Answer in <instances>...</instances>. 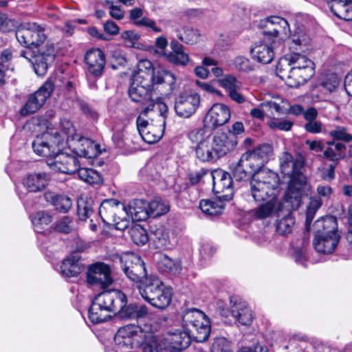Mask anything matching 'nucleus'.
Masks as SVG:
<instances>
[{
  "instance_id": "nucleus-1",
  "label": "nucleus",
  "mask_w": 352,
  "mask_h": 352,
  "mask_svg": "<svg viewBox=\"0 0 352 352\" xmlns=\"http://www.w3.org/2000/svg\"><path fill=\"white\" fill-rule=\"evenodd\" d=\"M16 38L19 43L27 47L34 46L37 51L25 50L20 55L28 59L32 65L35 73L44 76L48 66L55 58V47L53 43L47 40L45 28L36 23H23L16 31Z\"/></svg>"
},
{
  "instance_id": "nucleus-2",
  "label": "nucleus",
  "mask_w": 352,
  "mask_h": 352,
  "mask_svg": "<svg viewBox=\"0 0 352 352\" xmlns=\"http://www.w3.org/2000/svg\"><path fill=\"white\" fill-rule=\"evenodd\" d=\"M211 129L207 126L195 129L189 132L188 138L196 144V157L203 162L213 163L232 151L237 144L236 138L226 133H217L211 136Z\"/></svg>"
},
{
  "instance_id": "nucleus-3",
  "label": "nucleus",
  "mask_w": 352,
  "mask_h": 352,
  "mask_svg": "<svg viewBox=\"0 0 352 352\" xmlns=\"http://www.w3.org/2000/svg\"><path fill=\"white\" fill-rule=\"evenodd\" d=\"M126 305V296L120 290H109L95 296L89 309V318L93 323H101L111 317V314L121 313Z\"/></svg>"
},
{
  "instance_id": "nucleus-4",
  "label": "nucleus",
  "mask_w": 352,
  "mask_h": 352,
  "mask_svg": "<svg viewBox=\"0 0 352 352\" xmlns=\"http://www.w3.org/2000/svg\"><path fill=\"white\" fill-rule=\"evenodd\" d=\"M265 26L267 30L263 31V34L268 37L270 43H267L265 41L255 43L251 48L250 53L254 60L262 64H268L274 58L276 40L278 34L280 32L286 34L287 30H289V24L283 18L272 16L267 19Z\"/></svg>"
},
{
  "instance_id": "nucleus-5",
  "label": "nucleus",
  "mask_w": 352,
  "mask_h": 352,
  "mask_svg": "<svg viewBox=\"0 0 352 352\" xmlns=\"http://www.w3.org/2000/svg\"><path fill=\"white\" fill-rule=\"evenodd\" d=\"M302 166L301 160H294L288 152L283 153L280 157V170L289 178L285 199L295 208L300 206L302 187L307 181L306 177L301 172Z\"/></svg>"
},
{
  "instance_id": "nucleus-6",
  "label": "nucleus",
  "mask_w": 352,
  "mask_h": 352,
  "mask_svg": "<svg viewBox=\"0 0 352 352\" xmlns=\"http://www.w3.org/2000/svg\"><path fill=\"white\" fill-rule=\"evenodd\" d=\"M61 133L65 138V146H68L81 160L82 158H94L100 154L99 145L77 134L69 120H61Z\"/></svg>"
},
{
  "instance_id": "nucleus-7",
  "label": "nucleus",
  "mask_w": 352,
  "mask_h": 352,
  "mask_svg": "<svg viewBox=\"0 0 352 352\" xmlns=\"http://www.w3.org/2000/svg\"><path fill=\"white\" fill-rule=\"evenodd\" d=\"M184 329L191 333L197 342H205L210 333V321L206 315L196 308L186 309L181 314Z\"/></svg>"
},
{
  "instance_id": "nucleus-8",
  "label": "nucleus",
  "mask_w": 352,
  "mask_h": 352,
  "mask_svg": "<svg viewBox=\"0 0 352 352\" xmlns=\"http://www.w3.org/2000/svg\"><path fill=\"white\" fill-rule=\"evenodd\" d=\"M139 292L146 301L160 309H164L170 304V289L165 287L162 281L155 276H150L144 286L139 287Z\"/></svg>"
},
{
  "instance_id": "nucleus-9",
  "label": "nucleus",
  "mask_w": 352,
  "mask_h": 352,
  "mask_svg": "<svg viewBox=\"0 0 352 352\" xmlns=\"http://www.w3.org/2000/svg\"><path fill=\"white\" fill-rule=\"evenodd\" d=\"M278 184L279 177L277 173L263 169L254 174L252 177L250 183L251 196L256 201L276 197L275 191Z\"/></svg>"
},
{
  "instance_id": "nucleus-10",
  "label": "nucleus",
  "mask_w": 352,
  "mask_h": 352,
  "mask_svg": "<svg viewBox=\"0 0 352 352\" xmlns=\"http://www.w3.org/2000/svg\"><path fill=\"white\" fill-rule=\"evenodd\" d=\"M34 152L38 155L52 160L65 147V138L61 133V122L58 131L44 133L37 135L32 143Z\"/></svg>"
},
{
  "instance_id": "nucleus-11",
  "label": "nucleus",
  "mask_w": 352,
  "mask_h": 352,
  "mask_svg": "<svg viewBox=\"0 0 352 352\" xmlns=\"http://www.w3.org/2000/svg\"><path fill=\"white\" fill-rule=\"evenodd\" d=\"M151 328V326L147 324L143 326L128 324L118 329L114 336V340L118 345L133 348L142 342Z\"/></svg>"
},
{
  "instance_id": "nucleus-12",
  "label": "nucleus",
  "mask_w": 352,
  "mask_h": 352,
  "mask_svg": "<svg viewBox=\"0 0 352 352\" xmlns=\"http://www.w3.org/2000/svg\"><path fill=\"white\" fill-rule=\"evenodd\" d=\"M86 278L89 285L103 289L108 288L113 282L111 267L103 262L90 265L86 272Z\"/></svg>"
},
{
  "instance_id": "nucleus-13",
  "label": "nucleus",
  "mask_w": 352,
  "mask_h": 352,
  "mask_svg": "<svg viewBox=\"0 0 352 352\" xmlns=\"http://www.w3.org/2000/svg\"><path fill=\"white\" fill-rule=\"evenodd\" d=\"M54 88V86L52 81L45 82L37 91L29 96L27 102L20 110L21 115L27 116L36 112L51 96Z\"/></svg>"
},
{
  "instance_id": "nucleus-14",
  "label": "nucleus",
  "mask_w": 352,
  "mask_h": 352,
  "mask_svg": "<svg viewBox=\"0 0 352 352\" xmlns=\"http://www.w3.org/2000/svg\"><path fill=\"white\" fill-rule=\"evenodd\" d=\"M166 122L162 118L156 120L155 124L153 122L149 123L146 119L137 118L136 125L138 133L142 139L148 144H154L159 141L163 136L165 129Z\"/></svg>"
},
{
  "instance_id": "nucleus-15",
  "label": "nucleus",
  "mask_w": 352,
  "mask_h": 352,
  "mask_svg": "<svg viewBox=\"0 0 352 352\" xmlns=\"http://www.w3.org/2000/svg\"><path fill=\"white\" fill-rule=\"evenodd\" d=\"M49 162L52 169L67 174H74L78 171L81 160L75 154L71 155L66 153L58 152Z\"/></svg>"
},
{
  "instance_id": "nucleus-16",
  "label": "nucleus",
  "mask_w": 352,
  "mask_h": 352,
  "mask_svg": "<svg viewBox=\"0 0 352 352\" xmlns=\"http://www.w3.org/2000/svg\"><path fill=\"white\" fill-rule=\"evenodd\" d=\"M230 119V110L223 103H216L208 110L205 119L204 125L209 129H214L226 124Z\"/></svg>"
},
{
  "instance_id": "nucleus-17",
  "label": "nucleus",
  "mask_w": 352,
  "mask_h": 352,
  "mask_svg": "<svg viewBox=\"0 0 352 352\" xmlns=\"http://www.w3.org/2000/svg\"><path fill=\"white\" fill-rule=\"evenodd\" d=\"M210 175L213 190L216 193H222L220 197L226 201L230 200L233 197L232 178L230 175L221 169H217L212 171Z\"/></svg>"
},
{
  "instance_id": "nucleus-18",
  "label": "nucleus",
  "mask_w": 352,
  "mask_h": 352,
  "mask_svg": "<svg viewBox=\"0 0 352 352\" xmlns=\"http://www.w3.org/2000/svg\"><path fill=\"white\" fill-rule=\"evenodd\" d=\"M200 103V97L197 94H180L175 100V111L181 118H188L193 115Z\"/></svg>"
},
{
  "instance_id": "nucleus-19",
  "label": "nucleus",
  "mask_w": 352,
  "mask_h": 352,
  "mask_svg": "<svg viewBox=\"0 0 352 352\" xmlns=\"http://www.w3.org/2000/svg\"><path fill=\"white\" fill-rule=\"evenodd\" d=\"M162 337L167 345V351L184 350L190 345L191 340H193L191 333L185 329L184 331H169L164 337Z\"/></svg>"
},
{
  "instance_id": "nucleus-20",
  "label": "nucleus",
  "mask_w": 352,
  "mask_h": 352,
  "mask_svg": "<svg viewBox=\"0 0 352 352\" xmlns=\"http://www.w3.org/2000/svg\"><path fill=\"white\" fill-rule=\"evenodd\" d=\"M219 85L226 90L229 98L237 104L245 102V96L241 93L242 82L234 75L227 74L219 78Z\"/></svg>"
},
{
  "instance_id": "nucleus-21",
  "label": "nucleus",
  "mask_w": 352,
  "mask_h": 352,
  "mask_svg": "<svg viewBox=\"0 0 352 352\" xmlns=\"http://www.w3.org/2000/svg\"><path fill=\"white\" fill-rule=\"evenodd\" d=\"M126 207L116 199H106L99 208V214L104 223L112 224L120 214H124Z\"/></svg>"
},
{
  "instance_id": "nucleus-22",
  "label": "nucleus",
  "mask_w": 352,
  "mask_h": 352,
  "mask_svg": "<svg viewBox=\"0 0 352 352\" xmlns=\"http://www.w3.org/2000/svg\"><path fill=\"white\" fill-rule=\"evenodd\" d=\"M139 78H133L128 91L129 96L134 102L146 103L151 99L152 86L151 82L139 80Z\"/></svg>"
},
{
  "instance_id": "nucleus-23",
  "label": "nucleus",
  "mask_w": 352,
  "mask_h": 352,
  "mask_svg": "<svg viewBox=\"0 0 352 352\" xmlns=\"http://www.w3.org/2000/svg\"><path fill=\"white\" fill-rule=\"evenodd\" d=\"M88 72L94 77L100 76L105 66V56L100 49L89 50L85 56Z\"/></svg>"
},
{
  "instance_id": "nucleus-24",
  "label": "nucleus",
  "mask_w": 352,
  "mask_h": 352,
  "mask_svg": "<svg viewBox=\"0 0 352 352\" xmlns=\"http://www.w3.org/2000/svg\"><path fill=\"white\" fill-rule=\"evenodd\" d=\"M138 346H140L139 352H167V345L162 337L157 335L152 328Z\"/></svg>"
},
{
  "instance_id": "nucleus-25",
  "label": "nucleus",
  "mask_w": 352,
  "mask_h": 352,
  "mask_svg": "<svg viewBox=\"0 0 352 352\" xmlns=\"http://www.w3.org/2000/svg\"><path fill=\"white\" fill-rule=\"evenodd\" d=\"M260 107H266L270 109H274L278 114H285L287 113L298 116L303 113L304 109L300 104L289 106L288 102L280 97L273 98L271 100H267L262 102Z\"/></svg>"
},
{
  "instance_id": "nucleus-26",
  "label": "nucleus",
  "mask_w": 352,
  "mask_h": 352,
  "mask_svg": "<svg viewBox=\"0 0 352 352\" xmlns=\"http://www.w3.org/2000/svg\"><path fill=\"white\" fill-rule=\"evenodd\" d=\"M273 149L270 144H263L252 151L245 152V155L251 161L254 168L261 170L262 167L272 155Z\"/></svg>"
},
{
  "instance_id": "nucleus-27",
  "label": "nucleus",
  "mask_w": 352,
  "mask_h": 352,
  "mask_svg": "<svg viewBox=\"0 0 352 352\" xmlns=\"http://www.w3.org/2000/svg\"><path fill=\"white\" fill-rule=\"evenodd\" d=\"M259 170L252 166L251 161L245 153H243L239 162L234 165L232 168L233 178L236 181H245Z\"/></svg>"
},
{
  "instance_id": "nucleus-28",
  "label": "nucleus",
  "mask_w": 352,
  "mask_h": 352,
  "mask_svg": "<svg viewBox=\"0 0 352 352\" xmlns=\"http://www.w3.org/2000/svg\"><path fill=\"white\" fill-rule=\"evenodd\" d=\"M78 254H72L65 258L60 266V274L66 278L77 277L83 270Z\"/></svg>"
},
{
  "instance_id": "nucleus-29",
  "label": "nucleus",
  "mask_w": 352,
  "mask_h": 352,
  "mask_svg": "<svg viewBox=\"0 0 352 352\" xmlns=\"http://www.w3.org/2000/svg\"><path fill=\"white\" fill-rule=\"evenodd\" d=\"M340 240L339 234H315L313 241L314 249L319 253L331 254L336 249Z\"/></svg>"
},
{
  "instance_id": "nucleus-30",
  "label": "nucleus",
  "mask_w": 352,
  "mask_h": 352,
  "mask_svg": "<svg viewBox=\"0 0 352 352\" xmlns=\"http://www.w3.org/2000/svg\"><path fill=\"white\" fill-rule=\"evenodd\" d=\"M148 204L143 199H133L128 204L124 214L131 217L132 221H145L148 218Z\"/></svg>"
},
{
  "instance_id": "nucleus-31",
  "label": "nucleus",
  "mask_w": 352,
  "mask_h": 352,
  "mask_svg": "<svg viewBox=\"0 0 352 352\" xmlns=\"http://www.w3.org/2000/svg\"><path fill=\"white\" fill-rule=\"evenodd\" d=\"M47 175L44 173H34L28 175L23 179V185L28 192H37L43 190L48 184Z\"/></svg>"
},
{
  "instance_id": "nucleus-32",
  "label": "nucleus",
  "mask_w": 352,
  "mask_h": 352,
  "mask_svg": "<svg viewBox=\"0 0 352 352\" xmlns=\"http://www.w3.org/2000/svg\"><path fill=\"white\" fill-rule=\"evenodd\" d=\"M230 313L239 324L250 325L253 320L251 309L243 302H235L231 306Z\"/></svg>"
},
{
  "instance_id": "nucleus-33",
  "label": "nucleus",
  "mask_w": 352,
  "mask_h": 352,
  "mask_svg": "<svg viewBox=\"0 0 352 352\" xmlns=\"http://www.w3.org/2000/svg\"><path fill=\"white\" fill-rule=\"evenodd\" d=\"M315 73L314 65L302 67H290L287 78L294 80V85L298 86L305 83Z\"/></svg>"
},
{
  "instance_id": "nucleus-34",
  "label": "nucleus",
  "mask_w": 352,
  "mask_h": 352,
  "mask_svg": "<svg viewBox=\"0 0 352 352\" xmlns=\"http://www.w3.org/2000/svg\"><path fill=\"white\" fill-rule=\"evenodd\" d=\"M283 204L273 197L265 204H261L254 210V215L258 219H265L273 214H278L282 210Z\"/></svg>"
},
{
  "instance_id": "nucleus-35",
  "label": "nucleus",
  "mask_w": 352,
  "mask_h": 352,
  "mask_svg": "<svg viewBox=\"0 0 352 352\" xmlns=\"http://www.w3.org/2000/svg\"><path fill=\"white\" fill-rule=\"evenodd\" d=\"M316 234L324 235L338 234L337 232L338 223L336 219L333 216L322 217L314 223Z\"/></svg>"
},
{
  "instance_id": "nucleus-36",
  "label": "nucleus",
  "mask_w": 352,
  "mask_h": 352,
  "mask_svg": "<svg viewBox=\"0 0 352 352\" xmlns=\"http://www.w3.org/2000/svg\"><path fill=\"white\" fill-rule=\"evenodd\" d=\"M327 147L323 151V157L329 161L338 162L345 156L346 146L340 142L328 141Z\"/></svg>"
},
{
  "instance_id": "nucleus-37",
  "label": "nucleus",
  "mask_w": 352,
  "mask_h": 352,
  "mask_svg": "<svg viewBox=\"0 0 352 352\" xmlns=\"http://www.w3.org/2000/svg\"><path fill=\"white\" fill-rule=\"evenodd\" d=\"M126 276L131 281L138 283L139 287L144 286L146 279L150 278L148 276L144 262L141 259L138 263H136L133 267L126 274Z\"/></svg>"
},
{
  "instance_id": "nucleus-38",
  "label": "nucleus",
  "mask_w": 352,
  "mask_h": 352,
  "mask_svg": "<svg viewBox=\"0 0 352 352\" xmlns=\"http://www.w3.org/2000/svg\"><path fill=\"white\" fill-rule=\"evenodd\" d=\"M45 198L47 201L51 202L56 210L60 212L65 213L68 212L72 206V201L67 196L55 195L53 192H48L45 194Z\"/></svg>"
},
{
  "instance_id": "nucleus-39",
  "label": "nucleus",
  "mask_w": 352,
  "mask_h": 352,
  "mask_svg": "<svg viewBox=\"0 0 352 352\" xmlns=\"http://www.w3.org/2000/svg\"><path fill=\"white\" fill-rule=\"evenodd\" d=\"M331 11L338 18L345 20H352V0H338L331 7Z\"/></svg>"
},
{
  "instance_id": "nucleus-40",
  "label": "nucleus",
  "mask_w": 352,
  "mask_h": 352,
  "mask_svg": "<svg viewBox=\"0 0 352 352\" xmlns=\"http://www.w3.org/2000/svg\"><path fill=\"white\" fill-rule=\"evenodd\" d=\"M199 208L206 215L215 216L223 212L224 203L221 199L201 200L199 203Z\"/></svg>"
},
{
  "instance_id": "nucleus-41",
  "label": "nucleus",
  "mask_w": 352,
  "mask_h": 352,
  "mask_svg": "<svg viewBox=\"0 0 352 352\" xmlns=\"http://www.w3.org/2000/svg\"><path fill=\"white\" fill-rule=\"evenodd\" d=\"M34 229L36 232H44L45 228L52 223V217L46 211H38L31 217Z\"/></svg>"
},
{
  "instance_id": "nucleus-42",
  "label": "nucleus",
  "mask_w": 352,
  "mask_h": 352,
  "mask_svg": "<svg viewBox=\"0 0 352 352\" xmlns=\"http://www.w3.org/2000/svg\"><path fill=\"white\" fill-rule=\"evenodd\" d=\"M157 268L163 273L177 274L181 270L180 264L166 254H160L157 260Z\"/></svg>"
},
{
  "instance_id": "nucleus-43",
  "label": "nucleus",
  "mask_w": 352,
  "mask_h": 352,
  "mask_svg": "<svg viewBox=\"0 0 352 352\" xmlns=\"http://www.w3.org/2000/svg\"><path fill=\"white\" fill-rule=\"evenodd\" d=\"M122 314L129 318H150L151 314L148 307L142 304H130L124 307Z\"/></svg>"
},
{
  "instance_id": "nucleus-44",
  "label": "nucleus",
  "mask_w": 352,
  "mask_h": 352,
  "mask_svg": "<svg viewBox=\"0 0 352 352\" xmlns=\"http://www.w3.org/2000/svg\"><path fill=\"white\" fill-rule=\"evenodd\" d=\"M175 76L171 72L162 68H155L151 76V84L153 85L166 83L171 86L175 84Z\"/></svg>"
},
{
  "instance_id": "nucleus-45",
  "label": "nucleus",
  "mask_w": 352,
  "mask_h": 352,
  "mask_svg": "<svg viewBox=\"0 0 352 352\" xmlns=\"http://www.w3.org/2000/svg\"><path fill=\"white\" fill-rule=\"evenodd\" d=\"M175 32L177 38L188 45H194L198 43L201 38L199 31L190 27H185L183 32L179 30H176Z\"/></svg>"
},
{
  "instance_id": "nucleus-46",
  "label": "nucleus",
  "mask_w": 352,
  "mask_h": 352,
  "mask_svg": "<svg viewBox=\"0 0 352 352\" xmlns=\"http://www.w3.org/2000/svg\"><path fill=\"white\" fill-rule=\"evenodd\" d=\"M137 67L138 69L133 78H137L138 76L140 77L139 80L151 82V76L155 69L152 63L147 59L141 60L138 62Z\"/></svg>"
},
{
  "instance_id": "nucleus-47",
  "label": "nucleus",
  "mask_w": 352,
  "mask_h": 352,
  "mask_svg": "<svg viewBox=\"0 0 352 352\" xmlns=\"http://www.w3.org/2000/svg\"><path fill=\"white\" fill-rule=\"evenodd\" d=\"M94 201L91 198L80 197L77 201V214L79 219L86 220L93 212Z\"/></svg>"
},
{
  "instance_id": "nucleus-48",
  "label": "nucleus",
  "mask_w": 352,
  "mask_h": 352,
  "mask_svg": "<svg viewBox=\"0 0 352 352\" xmlns=\"http://www.w3.org/2000/svg\"><path fill=\"white\" fill-rule=\"evenodd\" d=\"M169 205L161 198H155L148 204V217H157L169 211Z\"/></svg>"
},
{
  "instance_id": "nucleus-49",
  "label": "nucleus",
  "mask_w": 352,
  "mask_h": 352,
  "mask_svg": "<svg viewBox=\"0 0 352 352\" xmlns=\"http://www.w3.org/2000/svg\"><path fill=\"white\" fill-rule=\"evenodd\" d=\"M77 173L79 178L89 184H98L102 182L100 174L92 168L80 167Z\"/></svg>"
},
{
  "instance_id": "nucleus-50",
  "label": "nucleus",
  "mask_w": 352,
  "mask_h": 352,
  "mask_svg": "<svg viewBox=\"0 0 352 352\" xmlns=\"http://www.w3.org/2000/svg\"><path fill=\"white\" fill-rule=\"evenodd\" d=\"M129 234L134 243L144 245L148 240L146 230L140 225H134L129 230Z\"/></svg>"
},
{
  "instance_id": "nucleus-51",
  "label": "nucleus",
  "mask_w": 352,
  "mask_h": 352,
  "mask_svg": "<svg viewBox=\"0 0 352 352\" xmlns=\"http://www.w3.org/2000/svg\"><path fill=\"white\" fill-rule=\"evenodd\" d=\"M121 268L126 274L133 267L136 263H138L142 258L133 253H125L118 257Z\"/></svg>"
},
{
  "instance_id": "nucleus-52",
  "label": "nucleus",
  "mask_w": 352,
  "mask_h": 352,
  "mask_svg": "<svg viewBox=\"0 0 352 352\" xmlns=\"http://www.w3.org/2000/svg\"><path fill=\"white\" fill-rule=\"evenodd\" d=\"M310 43L309 37L305 33L294 34L292 36L290 49L295 51H305Z\"/></svg>"
},
{
  "instance_id": "nucleus-53",
  "label": "nucleus",
  "mask_w": 352,
  "mask_h": 352,
  "mask_svg": "<svg viewBox=\"0 0 352 352\" xmlns=\"http://www.w3.org/2000/svg\"><path fill=\"white\" fill-rule=\"evenodd\" d=\"M152 234V239L157 248H167L170 245L168 232L164 228H157Z\"/></svg>"
},
{
  "instance_id": "nucleus-54",
  "label": "nucleus",
  "mask_w": 352,
  "mask_h": 352,
  "mask_svg": "<svg viewBox=\"0 0 352 352\" xmlns=\"http://www.w3.org/2000/svg\"><path fill=\"white\" fill-rule=\"evenodd\" d=\"M294 219L291 214L285 215L280 219L276 224V231L281 235H285L292 231L294 226Z\"/></svg>"
},
{
  "instance_id": "nucleus-55",
  "label": "nucleus",
  "mask_w": 352,
  "mask_h": 352,
  "mask_svg": "<svg viewBox=\"0 0 352 352\" xmlns=\"http://www.w3.org/2000/svg\"><path fill=\"white\" fill-rule=\"evenodd\" d=\"M288 65L290 67H302V66L314 65V62L298 52L292 54L288 58Z\"/></svg>"
},
{
  "instance_id": "nucleus-56",
  "label": "nucleus",
  "mask_w": 352,
  "mask_h": 352,
  "mask_svg": "<svg viewBox=\"0 0 352 352\" xmlns=\"http://www.w3.org/2000/svg\"><path fill=\"white\" fill-rule=\"evenodd\" d=\"M164 56L169 63L177 65L186 66L190 61L189 56L184 51L175 53H166Z\"/></svg>"
},
{
  "instance_id": "nucleus-57",
  "label": "nucleus",
  "mask_w": 352,
  "mask_h": 352,
  "mask_svg": "<svg viewBox=\"0 0 352 352\" xmlns=\"http://www.w3.org/2000/svg\"><path fill=\"white\" fill-rule=\"evenodd\" d=\"M233 64L235 68L242 72L248 73L254 70V65L250 59L244 56H237L234 58Z\"/></svg>"
},
{
  "instance_id": "nucleus-58",
  "label": "nucleus",
  "mask_w": 352,
  "mask_h": 352,
  "mask_svg": "<svg viewBox=\"0 0 352 352\" xmlns=\"http://www.w3.org/2000/svg\"><path fill=\"white\" fill-rule=\"evenodd\" d=\"M322 202L320 199H310L306 212V226L311 223L317 210L321 207Z\"/></svg>"
},
{
  "instance_id": "nucleus-59",
  "label": "nucleus",
  "mask_w": 352,
  "mask_h": 352,
  "mask_svg": "<svg viewBox=\"0 0 352 352\" xmlns=\"http://www.w3.org/2000/svg\"><path fill=\"white\" fill-rule=\"evenodd\" d=\"M334 140L349 142L352 140V135L350 134L344 126H338L329 133Z\"/></svg>"
},
{
  "instance_id": "nucleus-60",
  "label": "nucleus",
  "mask_w": 352,
  "mask_h": 352,
  "mask_svg": "<svg viewBox=\"0 0 352 352\" xmlns=\"http://www.w3.org/2000/svg\"><path fill=\"white\" fill-rule=\"evenodd\" d=\"M120 37L126 46L135 47L136 43L140 39V35L134 30H126L121 33Z\"/></svg>"
},
{
  "instance_id": "nucleus-61",
  "label": "nucleus",
  "mask_w": 352,
  "mask_h": 352,
  "mask_svg": "<svg viewBox=\"0 0 352 352\" xmlns=\"http://www.w3.org/2000/svg\"><path fill=\"white\" fill-rule=\"evenodd\" d=\"M268 126L272 129L288 131L291 129L293 122L288 120H272L268 122Z\"/></svg>"
},
{
  "instance_id": "nucleus-62",
  "label": "nucleus",
  "mask_w": 352,
  "mask_h": 352,
  "mask_svg": "<svg viewBox=\"0 0 352 352\" xmlns=\"http://www.w3.org/2000/svg\"><path fill=\"white\" fill-rule=\"evenodd\" d=\"M333 192V188L328 185L319 184L316 187L317 197H311L310 199H320L322 203V200H328L330 199Z\"/></svg>"
},
{
  "instance_id": "nucleus-63",
  "label": "nucleus",
  "mask_w": 352,
  "mask_h": 352,
  "mask_svg": "<svg viewBox=\"0 0 352 352\" xmlns=\"http://www.w3.org/2000/svg\"><path fill=\"white\" fill-rule=\"evenodd\" d=\"M230 343L225 338H216L212 345V352H225L230 351Z\"/></svg>"
},
{
  "instance_id": "nucleus-64",
  "label": "nucleus",
  "mask_w": 352,
  "mask_h": 352,
  "mask_svg": "<svg viewBox=\"0 0 352 352\" xmlns=\"http://www.w3.org/2000/svg\"><path fill=\"white\" fill-rule=\"evenodd\" d=\"M73 228L72 219L65 216L57 221L55 229L60 232L69 233Z\"/></svg>"
}]
</instances>
